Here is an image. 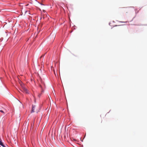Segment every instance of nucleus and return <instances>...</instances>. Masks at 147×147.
<instances>
[{
	"mask_svg": "<svg viewBox=\"0 0 147 147\" xmlns=\"http://www.w3.org/2000/svg\"><path fill=\"white\" fill-rule=\"evenodd\" d=\"M41 92H43V90L42 89V90L41 91Z\"/></svg>",
	"mask_w": 147,
	"mask_h": 147,
	"instance_id": "9",
	"label": "nucleus"
},
{
	"mask_svg": "<svg viewBox=\"0 0 147 147\" xmlns=\"http://www.w3.org/2000/svg\"><path fill=\"white\" fill-rule=\"evenodd\" d=\"M20 85L22 87V91L28 94V91L26 89V88L24 87V85L22 83L20 84Z\"/></svg>",
	"mask_w": 147,
	"mask_h": 147,
	"instance_id": "1",
	"label": "nucleus"
},
{
	"mask_svg": "<svg viewBox=\"0 0 147 147\" xmlns=\"http://www.w3.org/2000/svg\"><path fill=\"white\" fill-rule=\"evenodd\" d=\"M3 143L2 142L1 140V139H0V145H1V144H2Z\"/></svg>",
	"mask_w": 147,
	"mask_h": 147,
	"instance_id": "4",
	"label": "nucleus"
},
{
	"mask_svg": "<svg viewBox=\"0 0 147 147\" xmlns=\"http://www.w3.org/2000/svg\"><path fill=\"white\" fill-rule=\"evenodd\" d=\"M36 106L35 105H32V112H34V109L35 107Z\"/></svg>",
	"mask_w": 147,
	"mask_h": 147,
	"instance_id": "2",
	"label": "nucleus"
},
{
	"mask_svg": "<svg viewBox=\"0 0 147 147\" xmlns=\"http://www.w3.org/2000/svg\"><path fill=\"white\" fill-rule=\"evenodd\" d=\"M40 87L42 89V86H41V85H40Z\"/></svg>",
	"mask_w": 147,
	"mask_h": 147,
	"instance_id": "10",
	"label": "nucleus"
},
{
	"mask_svg": "<svg viewBox=\"0 0 147 147\" xmlns=\"http://www.w3.org/2000/svg\"><path fill=\"white\" fill-rule=\"evenodd\" d=\"M41 96V94H39L38 95V96L39 97H40Z\"/></svg>",
	"mask_w": 147,
	"mask_h": 147,
	"instance_id": "8",
	"label": "nucleus"
},
{
	"mask_svg": "<svg viewBox=\"0 0 147 147\" xmlns=\"http://www.w3.org/2000/svg\"><path fill=\"white\" fill-rule=\"evenodd\" d=\"M0 111L2 113H4V112L2 110H0Z\"/></svg>",
	"mask_w": 147,
	"mask_h": 147,
	"instance_id": "6",
	"label": "nucleus"
},
{
	"mask_svg": "<svg viewBox=\"0 0 147 147\" xmlns=\"http://www.w3.org/2000/svg\"><path fill=\"white\" fill-rule=\"evenodd\" d=\"M41 5H43L42 4V3H41Z\"/></svg>",
	"mask_w": 147,
	"mask_h": 147,
	"instance_id": "11",
	"label": "nucleus"
},
{
	"mask_svg": "<svg viewBox=\"0 0 147 147\" xmlns=\"http://www.w3.org/2000/svg\"><path fill=\"white\" fill-rule=\"evenodd\" d=\"M1 145L3 147H8V146L7 145H6V146H5L3 144V143Z\"/></svg>",
	"mask_w": 147,
	"mask_h": 147,
	"instance_id": "3",
	"label": "nucleus"
},
{
	"mask_svg": "<svg viewBox=\"0 0 147 147\" xmlns=\"http://www.w3.org/2000/svg\"><path fill=\"white\" fill-rule=\"evenodd\" d=\"M44 56V55H42L40 57V58L41 59L42 57H43Z\"/></svg>",
	"mask_w": 147,
	"mask_h": 147,
	"instance_id": "5",
	"label": "nucleus"
},
{
	"mask_svg": "<svg viewBox=\"0 0 147 147\" xmlns=\"http://www.w3.org/2000/svg\"><path fill=\"white\" fill-rule=\"evenodd\" d=\"M122 22V23H126V22Z\"/></svg>",
	"mask_w": 147,
	"mask_h": 147,
	"instance_id": "7",
	"label": "nucleus"
}]
</instances>
